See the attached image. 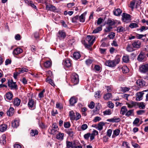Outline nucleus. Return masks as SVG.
I'll use <instances>...</instances> for the list:
<instances>
[{
	"label": "nucleus",
	"instance_id": "obj_1",
	"mask_svg": "<svg viewBox=\"0 0 148 148\" xmlns=\"http://www.w3.org/2000/svg\"><path fill=\"white\" fill-rule=\"evenodd\" d=\"M120 61L119 58L113 60H108L106 61L105 64L106 66L109 67H113L118 64Z\"/></svg>",
	"mask_w": 148,
	"mask_h": 148
},
{
	"label": "nucleus",
	"instance_id": "obj_2",
	"mask_svg": "<svg viewBox=\"0 0 148 148\" xmlns=\"http://www.w3.org/2000/svg\"><path fill=\"white\" fill-rule=\"evenodd\" d=\"M95 37L93 36H87L86 40L88 41V45L85 44V47L88 48H89L91 46L93 45L95 40Z\"/></svg>",
	"mask_w": 148,
	"mask_h": 148
},
{
	"label": "nucleus",
	"instance_id": "obj_3",
	"mask_svg": "<svg viewBox=\"0 0 148 148\" xmlns=\"http://www.w3.org/2000/svg\"><path fill=\"white\" fill-rule=\"evenodd\" d=\"M71 81L74 85L77 84L79 81V77L75 73H73L71 76Z\"/></svg>",
	"mask_w": 148,
	"mask_h": 148
},
{
	"label": "nucleus",
	"instance_id": "obj_4",
	"mask_svg": "<svg viewBox=\"0 0 148 148\" xmlns=\"http://www.w3.org/2000/svg\"><path fill=\"white\" fill-rule=\"evenodd\" d=\"M8 87L11 89L17 90L18 89L16 82H13L12 79L8 80Z\"/></svg>",
	"mask_w": 148,
	"mask_h": 148
},
{
	"label": "nucleus",
	"instance_id": "obj_5",
	"mask_svg": "<svg viewBox=\"0 0 148 148\" xmlns=\"http://www.w3.org/2000/svg\"><path fill=\"white\" fill-rule=\"evenodd\" d=\"M139 70L141 73H145L148 71V67L146 64L140 65L139 67Z\"/></svg>",
	"mask_w": 148,
	"mask_h": 148
},
{
	"label": "nucleus",
	"instance_id": "obj_6",
	"mask_svg": "<svg viewBox=\"0 0 148 148\" xmlns=\"http://www.w3.org/2000/svg\"><path fill=\"white\" fill-rule=\"evenodd\" d=\"M63 64L65 67L69 68L72 66L71 61L69 59L67 58L63 60Z\"/></svg>",
	"mask_w": 148,
	"mask_h": 148
},
{
	"label": "nucleus",
	"instance_id": "obj_7",
	"mask_svg": "<svg viewBox=\"0 0 148 148\" xmlns=\"http://www.w3.org/2000/svg\"><path fill=\"white\" fill-rule=\"evenodd\" d=\"M144 94V91L137 92L136 95V100L137 101H139L142 100Z\"/></svg>",
	"mask_w": 148,
	"mask_h": 148
},
{
	"label": "nucleus",
	"instance_id": "obj_8",
	"mask_svg": "<svg viewBox=\"0 0 148 148\" xmlns=\"http://www.w3.org/2000/svg\"><path fill=\"white\" fill-rule=\"evenodd\" d=\"M28 106L31 110H33L35 108V102L32 99H29L28 103Z\"/></svg>",
	"mask_w": 148,
	"mask_h": 148
},
{
	"label": "nucleus",
	"instance_id": "obj_9",
	"mask_svg": "<svg viewBox=\"0 0 148 148\" xmlns=\"http://www.w3.org/2000/svg\"><path fill=\"white\" fill-rule=\"evenodd\" d=\"M141 42L139 40L134 41L132 43V46L134 48L138 49L140 48Z\"/></svg>",
	"mask_w": 148,
	"mask_h": 148
},
{
	"label": "nucleus",
	"instance_id": "obj_10",
	"mask_svg": "<svg viewBox=\"0 0 148 148\" xmlns=\"http://www.w3.org/2000/svg\"><path fill=\"white\" fill-rule=\"evenodd\" d=\"M122 20L124 22H126L127 21L130 20L131 16L130 14L123 13L122 15Z\"/></svg>",
	"mask_w": 148,
	"mask_h": 148
},
{
	"label": "nucleus",
	"instance_id": "obj_11",
	"mask_svg": "<svg viewBox=\"0 0 148 148\" xmlns=\"http://www.w3.org/2000/svg\"><path fill=\"white\" fill-rule=\"evenodd\" d=\"M137 85L139 87H141L144 86H146L145 85V81L143 79H138L136 82Z\"/></svg>",
	"mask_w": 148,
	"mask_h": 148
},
{
	"label": "nucleus",
	"instance_id": "obj_12",
	"mask_svg": "<svg viewBox=\"0 0 148 148\" xmlns=\"http://www.w3.org/2000/svg\"><path fill=\"white\" fill-rule=\"evenodd\" d=\"M23 50L20 48L17 47L13 51V54L15 56L18 55L23 52Z\"/></svg>",
	"mask_w": 148,
	"mask_h": 148
},
{
	"label": "nucleus",
	"instance_id": "obj_13",
	"mask_svg": "<svg viewBox=\"0 0 148 148\" xmlns=\"http://www.w3.org/2000/svg\"><path fill=\"white\" fill-rule=\"evenodd\" d=\"M5 99L7 100L10 101L11 100L13 97V95L11 92H9L7 93L5 95Z\"/></svg>",
	"mask_w": 148,
	"mask_h": 148
},
{
	"label": "nucleus",
	"instance_id": "obj_14",
	"mask_svg": "<svg viewBox=\"0 0 148 148\" xmlns=\"http://www.w3.org/2000/svg\"><path fill=\"white\" fill-rule=\"evenodd\" d=\"M58 36L60 38L64 39L66 37V33L63 30L60 31L58 32Z\"/></svg>",
	"mask_w": 148,
	"mask_h": 148
},
{
	"label": "nucleus",
	"instance_id": "obj_15",
	"mask_svg": "<svg viewBox=\"0 0 148 148\" xmlns=\"http://www.w3.org/2000/svg\"><path fill=\"white\" fill-rule=\"evenodd\" d=\"M120 121V119L119 118H117L116 116H114L113 118L111 119H108L107 121L112 122L118 123Z\"/></svg>",
	"mask_w": 148,
	"mask_h": 148
},
{
	"label": "nucleus",
	"instance_id": "obj_16",
	"mask_svg": "<svg viewBox=\"0 0 148 148\" xmlns=\"http://www.w3.org/2000/svg\"><path fill=\"white\" fill-rule=\"evenodd\" d=\"M145 56V55L144 53L141 52L138 57L137 60L139 62H141L144 60Z\"/></svg>",
	"mask_w": 148,
	"mask_h": 148
},
{
	"label": "nucleus",
	"instance_id": "obj_17",
	"mask_svg": "<svg viewBox=\"0 0 148 148\" xmlns=\"http://www.w3.org/2000/svg\"><path fill=\"white\" fill-rule=\"evenodd\" d=\"M46 8L47 10L54 11L56 10V7L51 5H47Z\"/></svg>",
	"mask_w": 148,
	"mask_h": 148
},
{
	"label": "nucleus",
	"instance_id": "obj_18",
	"mask_svg": "<svg viewBox=\"0 0 148 148\" xmlns=\"http://www.w3.org/2000/svg\"><path fill=\"white\" fill-rule=\"evenodd\" d=\"M114 15L116 16H119L121 14L122 11L120 9L118 8L115 9L113 11Z\"/></svg>",
	"mask_w": 148,
	"mask_h": 148
},
{
	"label": "nucleus",
	"instance_id": "obj_19",
	"mask_svg": "<svg viewBox=\"0 0 148 148\" xmlns=\"http://www.w3.org/2000/svg\"><path fill=\"white\" fill-rule=\"evenodd\" d=\"M25 2L29 5L31 6L32 7L36 8V6L34 5L33 2L30 0H24Z\"/></svg>",
	"mask_w": 148,
	"mask_h": 148
},
{
	"label": "nucleus",
	"instance_id": "obj_20",
	"mask_svg": "<svg viewBox=\"0 0 148 148\" xmlns=\"http://www.w3.org/2000/svg\"><path fill=\"white\" fill-rule=\"evenodd\" d=\"M14 112V109L13 108L10 107L7 112V114L8 116H11L13 115Z\"/></svg>",
	"mask_w": 148,
	"mask_h": 148
},
{
	"label": "nucleus",
	"instance_id": "obj_21",
	"mask_svg": "<svg viewBox=\"0 0 148 148\" xmlns=\"http://www.w3.org/2000/svg\"><path fill=\"white\" fill-rule=\"evenodd\" d=\"M6 136L5 135H2L0 139V143L2 145H4L6 143Z\"/></svg>",
	"mask_w": 148,
	"mask_h": 148
},
{
	"label": "nucleus",
	"instance_id": "obj_22",
	"mask_svg": "<svg viewBox=\"0 0 148 148\" xmlns=\"http://www.w3.org/2000/svg\"><path fill=\"white\" fill-rule=\"evenodd\" d=\"M126 104L127 105L128 108H132L136 106V103L135 102L131 101L129 103H127Z\"/></svg>",
	"mask_w": 148,
	"mask_h": 148
},
{
	"label": "nucleus",
	"instance_id": "obj_23",
	"mask_svg": "<svg viewBox=\"0 0 148 148\" xmlns=\"http://www.w3.org/2000/svg\"><path fill=\"white\" fill-rule=\"evenodd\" d=\"M103 122H101L99 123L98 124V127L96 128L99 130H101L103 128V126L105 125V123Z\"/></svg>",
	"mask_w": 148,
	"mask_h": 148
},
{
	"label": "nucleus",
	"instance_id": "obj_24",
	"mask_svg": "<svg viewBox=\"0 0 148 148\" xmlns=\"http://www.w3.org/2000/svg\"><path fill=\"white\" fill-rule=\"evenodd\" d=\"M12 126L13 127L16 128L19 125V121L18 120H15L12 123Z\"/></svg>",
	"mask_w": 148,
	"mask_h": 148
},
{
	"label": "nucleus",
	"instance_id": "obj_25",
	"mask_svg": "<svg viewBox=\"0 0 148 148\" xmlns=\"http://www.w3.org/2000/svg\"><path fill=\"white\" fill-rule=\"evenodd\" d=\"M20 99L18 98H15L13 101V104L14 105L17 106H18L20 105Z\"/></svg>",
	"mask_w": 148,
	"mask_h": 148
},
{
	"label": "nucleus",
	"instance_id": "obj_26",
	"mask_svg": "<svg viewBox=\"0 0 148 148\" xmlns=\"http://www.w3.org/2000/svg\"><path fill=\"white\" fill-rule=\"evenodd\" d=\"M69 115L71 120H75V115L73 111H71L69 112Z\"/></svg>",
	"mask_w": 148,
	"mask_h": 148
},
{
	"label": "nucleus",
	"instance_id": "obj_27",
	"mask_svg": "<svg viewBox=\"0 0 148 148\" xmlns=\"http://www.w3.org/2000/svg\"><path fill=\"white\" fill-rule=\"evenodd\" d=\"M127 111V110L126 107L125 106H123L121 108L120 113L122 115H124L125 114Z\"/></svg>",
	"mask_w": 148,
	"mask_h": 148
},
{
	"label": "nucleus",
	"instance_id": "obj_28",
	"mask_svg": "<svg viewBox=\"0 0 148 148\" xmlns=\"http://www.w3.org/2000/svg\"><path fill=\"white\" fill-rule=\"evenodd\" d=\"M7 126L5 124H3L0 126V131L3 132L5 131L7 129Z\"/></svg>",
	"mask_w": 148,
	"mask_h": 148
},
{
	"label": "nucleus",
	"instance_id": "obj_29",
	"mask_svg": "<svg viewBox=\"0 0 148 148\" xmlns=\"http://www.w3.org/2000/svg\"><path fill=\"white\" fill-rule=\"evenodd\" d=\"M64 135V133H59L56 135V138L57 139L60 140H62L63 139V137Z\"/></svg>",
	"mask_w": 148,
	"mask_h": 148
},
{
	"label": "nucleus",
	"instance_id": "obj_30",
	"mask_svg": "<svg viewBox=\"0 0 148 148\" xmlns=\"http://www.w3.org/2000/svg\"><path fill=\"white\" fill-rule=\"evenodd\" d=\"M86 13L87 12H85L84 13L82 14L79 17V20L80 22L83 23L85 21V18L84 17V15H85Z\"/></svg>",
	"mask_w": 148,
	"mask_h": 148
},
{
	"label": "nucleus",
	"instance_id": "obj_31",
	"mask_svg": "<svg viewBox=\"0 0 148 148\" xmlns=\"http://www.w3.org/2000/svg\"><path fill=\"white\" fill-rule=\"evenodd\" d=\"M70 104L71 106L74 105V104L77 102L75 98L74 97H71L69 100Z\"/></svg>",
	"mask_w": 148,
	"mask_h": 148
},
{
	"label": "nucleus",
	"instance_id": "obj_32",
	"mask_svg": "<svg viewBox=\"0 0 148 148\" xmlns=\"http://www.w3.org/2000/svg\"><path fill=\"white\" fill-rule=\"evenodd\" d=\"M73 56L74 59L77 60L80 58L81 56L79 52H76L74 53Z\"/></svg>",
	"mask_w": 148,
	"mask_h": 148
},
{
	"label": "nucleus",
	"instance_id": "obj_33",
	"mask_svg": "<svg viewBox=\"0 0 148 148\" xmlns=\"http://www.w3.org/2000/svg\"><path fill=\"white\" fill-rule=\"evenodd\" d=\"M112 96V95L111 93L109 92L105 94L103 96V98L106 100H108Z\"/></svg>",
	"mask_w": 148,
	"mask_h": 148
},
{
	"label": "nucleus",
	"instance_id": "obj_34",
	"mask_svg": "<svg viewBox=\"0 0 148 148\" xmlns=\"http://www.w3.org/2000/svg\"><path fill=\"white\" fill-rule=\"evenodd\" d=\"M58 131V130L53 128H49L48 130V132L52 134H55Z\"/></svg>",
	"mask_w": 148,
	"mask_h": 148
},
{
	"label": "nucleus",
	"instance_id": "obj_35",
	"mask_svg": "<svg viewBox=\"0 0 148 148\" xmlns=\"http://www.w3.org/2000/svg\"><path fill=\"white\" fill-rule=\"evenodd\" d=\"M126 49L127 51L130 52H132L134 50L133 48L132 47L131 45L130 44H128L127 45Z\"/></svg>",
	"mask_w": 148,
	"mask_h": 148
},
{
	"label": "nucleus",
	"instance_id": "obj_36",
	"mask_svg": "<svg viewBox=\"0 0 148 148\" xmlns=\"http://www.w3.org/2000/svg\"><path fill=\"white\" fill-rule=\"evenodd\" d=\"M51 65V62L49 61H47L44 63V66L46 68H49L50 67Z\"/></svg>",
	"mask_w": 148,
	"mask_h": 148
},
{
	"label": "nucleus",
	"instance_id": "obj_37",
	"mask_svg": "<svg viewBox=\"0 0 148 148\" xmlns=\"http://www.w3.org/2000/svg\"><path fill=\"white\" fill-rule=\"evenodd\" d=\"M129 27L131 28H134L138 27V25L137 23H132L129 25Z\"/></svg>",
	"mask_w": 148,
	"mask_h": 148
},
{
	"label": "nucleus",
	"instance_id": "obj_38",
	"mask_svg": "<svg viewBox=\"0 0 148 148\" xmlns=\"http://www.w3.org/2000/svg\"><path fill=\"white\" fill-rule=\"evenodd\" d=\"M138 105L140 109H144L145 107V105L144 103L143 102L138 103Z\"/></svg>",
	"mask_w": 148,
	"mask_h": 148
},
{
	"label": "nucleus",
	"instance_id": "obj_39",
	"mask_svg": "<svg viewBox=\"0 0 148 148\" xmlns=\"http://www.w3.org/2000/svg\"><path fill=\"white\" fill-rule=\"evenodd\" d=\"M122 72L123 73H127L129 71V69L125 66H123L122 68Z\"/></svg>",
	"mask_w": 148,
	"mask_h": 148
},
{
	"label": "nucleus",
	"instance_id": "obj_40",
	"mask_svg": "<svg viewBox=\"0 0 148 148\" xmlns=\"http://www.w3.org/2000/svg\"><path fill=\"white\" fill-rule=\"evenodd\" d=\"M17 70H19L20 73H24L25 72H27L28 71V69L24 68H23L21 69H16V71H17Z\"/></svg>",
	"mask_w": 148,
	"mask_h": 148
},
{
	"label": "nucleus",
	"instance_id": "obj_41",
	"mask_svg": "<svg viewBox=\"0 0 148 148\" xmlns=\"http://www.w3.org/2000/svg\"><path fill=\"white\" fill-rule=\"evenodd\" d=\"M122 59L123 62L127 63L129 61V56H124Z\"/></svg>",
	"mask_w": 148,
	"mask_h": 148
},
{
	"label": "nucleus",
	"instance_id": "obj_42",
	"mask_svg": "<svg viewBox=\"0 0 148 148\" xmlns=\"http://www.w3.org/2000/svg\"><path fill=\"white\" fill-rule=\"evenodd\" d=\"M67 132L69 136L71 137H72L75 134L74 132L71 129L69 130Z\"/></svg>",
	"mask_w": 148,
	"mask_h": 148
},
{
	"label": "nucleus",
	"instance_id": "obj_43",
	"mask_svg": "<svg viewBox=\"0 0 148 148\" xmlns=\"http://www.w3.org/2000/svg\"><path fill=\"white\" fill-rule=\"evenodd\" d=\"M134 112V110H130L126 112L125 115L127 116H129L131 115V114L133 113Z\"/></svg>",
	"mask_w": 148,
	"mask_h": 148
},
{
	"label": "nucleus",
	"instance_id": "obj_44",
	"mask_svg": "<svg viewBox=\"0 0 148 148\" xmlns=\"http://www.w3.org/2000/svg\"><path fill=\"white\" fill-rule=\"evenodd\" d=\"M104 115H110L111 114L112 112L110 109L106 110L103 112Z\"/></svg>",
	"mask_w": 148,
	"mask_h": 148
},
{
	"label": "nucleus",
	"instance_id": "obj_45",
	"mask_svg": "<svg viewBox=\"0 0 148 148\" xmlns=\"http://www.w3.org/2000/svg\"><path fill=\"white\" fill-rule=\"evenodd\" d=\"M108 106L111 108H113L114 107V104L111 101H109L107 103Z\"/></svg>",
	"mask_w": 148,
	"mask_h": 148
},
{
	"label": "nucleus",
	"instance_id": "obj_46",
	"mask_svg": "<svg viewBox=\"0 0 148 148\" xmlns=\"http://www.w3.org/2000/svg\"><path fill=\"white\" fill-rule=\"evenodd\" d=\"M79 18V16L76 15L75 16H74L72 18V21L73 23L77 22V20H78Z\"/></svg>",
	"mask_w": 148,
	"mask_h": 148
},
{
	"label": "nucleus",
	"instance_id": "obj_47",
	"mask_svg": "<svg viewBox=\"0 0 148 148\" xmlns=\"http://www.w3.org/2000/svg\"><path fill=\"white\" fill-rule=\"evenodd\" d=\"M91 134L89 133H88L86 134H85L84 136V139L87 140H88L89 137L90 136Z\"/></svg>",
	"mask_w": 148,
	"mask_h": 148
},
{
	"label": "nucleus",
	"instance_id": "obj_48",
	"mask_svg": "<svg viewBox=\"0 0 148 148\" xmlns=\"http://www.w3.org/2000/svg\"><path fill=\"white\" fill-rule=\"evenodd\" d=\"M46 82L51 84L52 86H53L54 84L53 83L51 79L49 77H47L46 79Z\"/></svg>",
	"mask_w": 148,
	"mask_h": 148
},
{
	"label": "nucleus",
	"instance_id": "obj_49",
	"mask_svg": "<svg viewBox=\"0 0 148 148\" xmlns=\"http://www.w3.org/2000/svg\"><path fill=\"white\" fill-rule=\"evenodd\" d=\"M135 2L134 1V0L130 2V7L132 10H133L134 8V6L135 4Z\"/></svg>",
	"mask_w": 148,
	"mask_h": 148
},
{
	"label": "nucleus",
	"instance_id": "obj_50",
	"mask_svg": "<svg viewBox=\"0 0 148 148\" xmlns=\"http://www.w3.org/2000/svg\"><path fill=\"white\" fill-rule=\"evenodd\" d=\"M135 2V3L136 4V7L137 8L141 4V2L140 0H134Z\"/></svg>",
	"mask_w": 148,
	"mask_h": 148
},
{
	"label": "nucleus",
	"instance_id": "obj_51",
	"mask_svg": "<svg viewBox=\"0 0 148 148\" xmlns=\"http://www.w3.org/2000/svg\"><path fill=\"white\" fill-rule=\"evenodd\" d=\"M45 92V90L44 89L38 94V97L40 98H41L44 97V93Z\"/></svg>",
	"mask_w": 148,
	"mask_h": 148
},
{
	"label": "nucleus",
	"instance_id": "obj_52",
	"mask_svg": "<svg viewBox=\"0 0 148 148\" xmlns=\"http://www.w3.org/2000/svg\"><path fill=\"white\" fill-rule=\"evenodd\" d=\"M120 130L118 129H117L114 131L113 134H114L116 136H118L120 133Z\"/></svg>",
	"mask_w": 148,
	"mask_h": 148
},
{
	"label": "nucleus",
	"instance_id": "obj_53",
	"mask_svg": "<svg viewBox=\"0 0 148 148\" xmlns=\"http://www.w3.org/2000/svg\"><path fill=\"white\" fill-rule=\"evenodd\" d=\"M130 89V88H128L126 87L121 88L122 91L124 92H126L127 91H128Z\"/></svg>",
	"mask_w": 148,
	"mask_h": 148
},
{
	"label": "nucleus",
	"instance_id": "obj_54",
	"mask_svg": "<svg viewBox=\"0 0 148 148\" xmlns=\"http://www.w3.org/2000/svg\"><path fill=\"white\" fill-rule=\"evenodd\" d=\"M39 127L42 129H44L46 127L45 125L42 122L39 123Z\"/></svg>",
	"mask_w": 148,
	"mask_h": 148
},
{
	"label": "nucleus",
	"instance_id": "obj_55",
	"mask_svg": "<svg viewBox=\"0 0 148 148\" xmlns=\"http://www.w3.org/2000/svg\"><path fill=\"white\" fill-rule=\"evenodd\" d=\"M123 30V28L121 26H120L117 27V31L119 32H122Z\"/></svg>",
	"mask_w": 148,
	"mask_h": 148
},
{
	"label": "nucleus",
	"instance_id": "obj_56",
	"mask_svg": "<svg viewBox=\"0 0 148 148\" xmlns=\"http://www.w3.org/2000/svg\"><path fill=\"white\" fill-rule=\"evenodd\" d=\"M64 127L66 128H68L71 126L70 123L69 122H66L64 123Z\"/></svg>",
	"mask_w": 148,
	"mask_h": 148
},
{
	"label": "nucleus",
	"instance_id": "obj_57",
	"mask_svg": "<svg viewBox=\"0 0 148 148\" xmlns=\"http://www.w3.org/2000/svg\"><path fill=\"white\" fill-rule=\"evenodd\" d=\"M115 33L114 32H112L108 35V36L110 39H113L115 36Z\"/></svg>",
	"mask_w": 148,
	"mask_h": 148
},
{
	"label": "nucleus",
	"instance_id": "obj_58",
	"mask_svg": "<svg viewBox=\"0 0 148 148\" xmlns=\"http://www.w3.org/2000/svg\"><path fill=\"white\" fill-rule=\"evenodd\" d=\"M101 93V91L99 90L97 92H96L95 95V97L97 98H99L100 97V94Z\"/></svg>",
	"mask_w": 148,
	"mask_h": 148
},
{
	"label": "nucleus",
	"instance_id": "obj_59",
	"mask_svg": "<svg viewBox=\"0 0 148 148\" xmlns=\"http://www.w3.org/2000/svg\"><path fill=\"white\" fill-rule=\"evenodd\" d=\"M95 106V103L93 101L90 102V104L88 105V107L91 109H93L94 108Z\"/></svg>",
	"mask_w": 148,
	"mask_h": 148
},
{
	"label": "nucleus",
	"instance_id": "obj_60",
	"mask_svg": "<svg viewBox=\"0 0 148 148\" xmlns=\"http://www.w3.org/2000/svg\"><path fill=\"white\" fill-rule=\"evenodd\" d=\"M103 21V19L101 18H99L97 21V24L98 25H99L101 24V23Z\"/></svg>",
	"mask_w": 148,
	"mask_h": 148
},
{
	"label": "nucleus",
	"instance_id": "obj_61",
	"mask_svg": "<svg viewBox=\"0 0 148 148\" xmlns=\"http://www.w3.org/2000/svg\"><path fill=\"white\" fill-rule=\"evenodd\" d=\"M101 119V118L99 116H96L95 117L94 119L93 120V121L95 122H96L98 121Z\"/></svg>",
	"mask_w": 148,
	"mask_h": 148
},
{
	"label": "nucleus",
	"instance_id": "obj_62",
	"mask_svg": "<svg viewBox=\"0 0 148 148\" xmlns=\"http://www.w3.org/2000/svg\"><path fill=\"white\" fill-rule=\"evenodd\" d=\"M76 116H75V120L77 121L81 118V115L79 113L77 112H76Z\"/></svg>",
	"mask_w": 148,
	"mask_h": 148
},
{
	"label": "nucleus",
	"instance_id": "obj_63",
	"mask_svg": "<svg viewBox=\"0 0 148 148\" xmlns=\"http://www.w3.org/2000/svg\"><path fill=\"white\" fill-rule=\"evenodd\" d=\"M88 127V126L87 124H84L82 125L81 129L83 130H84L86 129Z\"/></svg>",
	"mask_w": 148,
	"mask_h": 148
},
{
	"label": "nucleus",
	"instance_id": "obj_64",
	"mask_svg": "<svg viewBox=\"0 0 148 148\" xmlns=\"http://www.w3.org/2000/svg\"><path fill=\"white\" fill-rule=\"evenodd\" d=\"M92 62V60L90 59H88L86 61V64L87 65H90Z\"/></svg>",
	"mask_w": 148,
	"mask_h": 148
}]
</instances>
